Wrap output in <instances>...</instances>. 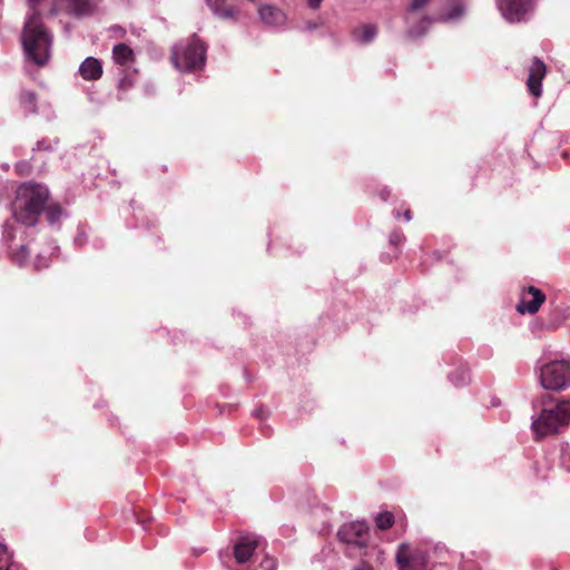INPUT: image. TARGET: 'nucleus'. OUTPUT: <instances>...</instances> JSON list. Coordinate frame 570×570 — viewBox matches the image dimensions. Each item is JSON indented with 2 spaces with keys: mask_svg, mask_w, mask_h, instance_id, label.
<instances>
[{
  "mask_svg": "<svg viewBox=\"0 0 570 570\" xmlns=\"http://www.w3.org/2000/svg\"><path fill=\"white\" fill-rule=\"evenodd\" d=\"M21 41L28 65L43 67L48 63L51 56L52 36L36 11L27 16Z\"/></svg>",
  "mask_w": 570,
  "mask_h": 570,
  "instance_id": "obj_1",
  "label": "nucleus"
},
{
  "mask_svg": "<svg viewBox=\"0 0 570 570\" xmlns=\"http://www.w3.org/2000/svg\"><path fill=\"white\" fill-rule=\"evenodd\" d=\"M48 199L49 190L46 186L33 183L20 185L11 203L14 220L24 226H35Z\"/></svg>",
  "mask_w": 570,
  "mask_h": 570,
  "instance_id": "obj_2",
  "label": "nucleus"
},
{
  "mask_svg": "<svg viewBox=\"0 0 570 570\" xmlns=\"http://www.w3.org/2000/svg\"><path fill=\"white\" fill-rule=\"evenodd\" d=\"M552 397L542 395L537 402L541 405L538 414L532 415L531 429L535 439L554 435L570 422V400L551 404Z\"/></svg>",
  "mask_w": 570,
  "mask_h": 570,
  "instance_id": "obj_3",
  "label": "nucleus"
},
{
  "mask_svg": "<svg viewBox=\"0 0 570 570\" xmlns=\"http://www.w3.org/2000/svg\"><path fill=\"white\" fill-rule=\"evenodd\" d=\"M540 383L544 390L561 391L570 386V364L566 361H553L540 370Z\"/></svg>",
  "mask_w": 570,
  "mask_h": 570,
  "instance_id": "obj_4",
  "label": "nucleus"
},
{
  "mask_svg": "<svg viewBox=\"0 0 570 570\" xmlns=\"http://www.w3.org/2000/svg\"><path fill=\"white\" fill-rule=\"evenodd\" d=\"M184 65L180 63V71H195L205 66L206 61V46L197 37L193 36L183 53Z\"/></svg>",
  "mask_w": 570,
  "mask_h": 570,
  "instance_id": "obj_5",
  "label": "nucleus"
},
{
  "mask_svg": "<svg viewBox=\"0 0 570 570\" xmlns=\"http://www.w3.org/2000/svg\"><path fill=\"white\" fill-rule=\"evenodd\" d=\"M498 8L505 20L520 22L531 12L533 0H498Z\"/></svg>",
  "mask_w": 570,
  "mask_h": 570,
  "instance_id": "obj_6",
  "label": "nucleus"
},
{
  "mask_svg": "<svg viewBox=\"0 0 570 570\" xmlns=\"http://www.w3.org/2000/svg\"><path fill=\"white\" fill-rule=\"evenodd\" d=\"M368 527L365 522L355 521L351 523L344 524L338 530V538L341 541L346 542L348 544H355L358 547L366 546Z\"/></svg>",
  "mask_w": 570,
  "mask_h": 570,
  "instance_id": "obj_7",
  "label": "nucleus"
},
{
  "mask_svg": "<svg viewBox=\"0 0 570 570\" xmlns=\"http://www.w3.org/2000/svg\"><path fill=\"white\" fill-rule=\"evenodd\" d=\"M18 232L19 230L9 222L3 226V238L9 247L10 259L18 266H24L28 262L29 248L23 244L17 247H13L11 244Z\"/></svg>",
  "mask_w": 570,
  "mask_h": 570,
  "instance_id": "obj_8",
  "label": "nucleus"
},
{
  "mask_svg": "<svg viewBox=\"0 0 570 570\" xmlns=\"http://www.w3.org/2000/svg\"><path fill=\"white\" fill-rule=\"evenodd\" d=\"M431 0H412L409 12L406 14V22L409 24V33L413 38H417L424 35L431 21L422 19L420 26L415 27L414 23L419 20L420 11L423 10Z\"/></svg>",
  "mask_w": 570,
  "mask_h": 570,
  "instance_id": "obj_9",
  "label": "nucleus"
},
{
  "mask_svg": "<svg viewBox=\"0 0 570 570\" xmlns=\"http://www.w3.org/2000/svg\"><path fill=\"white\" fill-rule=\"evenodd\" d=\"M544 301L546 295L542 291L534 286H529L523 291L521 301L517 306V311L521 314H534L539 311Z\"/></svg>",
  "mask_w": 570,
  "mask_h": 570,
  "instance_id": "obj_10",
  "label": "nucleus"
},
{
  "mask_svg": "<svg viewBox=\"0 0 570 570\" xmlns=\"http://www.w3.org/2000/svg\"><path fill=\"white\" fill-rule=\"evenodd\" d=\"M259 540L254 534L240 537L234 546V557L238 563H246L258 548Z\"/></svg>",
  "mask_w": 570,
  "mask_h": 570,
  "instance_id": "obj_11",
  "label": "nucleus"
},
{
  "mask_svg": "<svg viewBox=\"0 0 570 570\" xmlns=\"http://www.w3.org/2000/svg\"><path fill=\"white\" fill-rule=\"evenodd\" d=\"M396 562L400 570H420L424 564V558L412 554L410 552V546L402 543L396 553Z\"/></svg>",
  "mask_w": 570,
  "mask_h": 570,
  "instance_id": "obj_12",
  "label": "nucleus"
},
{
  "mask_svg": "<svg viewBox=\"0 0 570 570\" xmlns=\"http://www.w3.org/2000/svg\"><path fill=\"white\" fill-rule=\"evenodd\" d=\"M261 21L267 27H282L287 21L286 13L272 4H264L258 8Z\"/></svg>",
  "mask_w": 570,
  "mask_h": 570,
  "instance_id": "obj_13",
  "label": "nucleus"
},
{
  "mask_svg": "<svg viewBox=\"0 0 570 570\" xmlns=\"http://www.w3.org/2000/svg\"><path fill=\"white\" fill-rule=\"evenodd\" d=\"M546 76V65L538 58L533 59V62L529 70V77L527 80V86L529 91L534 97L541 96V81Z\"/></svg>",
  "mask_w": 570,
  "mask_h": 570,
  "instance_id": "obj_14",
  "label": "nucleus"
},
{
  "mask_svg": "<svg viewBox=\"0 0 570 570\" xmlns=\"http://www.w3.org/2000/svg\"><path fill=\"white\" fill-rule=\"evenodd\" d=\"M102 0H68L69 8L77 17L91 16L96 13Z\"/></svg>",
  "mask_w": 570,
  "mask_h": 570,
  "instance_id": "obj_15",
  "label": "nucleus"
},
{
  "mask_svg": "<svg viewBox=\"0 0 570 570\" xmlns=\"http://www.w3.org/2000/svg\"><path fill=\"white\" fill-rule=\"evenodd\" d=\"M79 73L85 80H97L102 75V65L97 58L88 57L80 65Z\"/></svg>",
  "mask_w": 570,
  "mask_h": 570,
  "instance_id": "obj_16",
  "label": "nucleus"
},
{
  "mask_svg": "<svg viewBox=\"0 0 570 570\" xmlns=\"http://www.w3.org/2000/svg\"><path fill=\"white\" fill-rule=\"evenodd\" d=\"M115 63L127 67L134 61L132 50L125 43H118L112 48Z\"/></svg>",
  "mask_w": 570,
  "mask_h": 570,
  "instance_id": "obj_17",
  "label": "nucleus"
},
{
  "mask_svg": "<svg viewBox=\"0 0 570 570\" xmlns=\"http://www.w3.org/2000/svg\"><path fill=\"white\" fill-rule=\"evenodd\" d=\"M376 35L377 29L373 24H363L358 28H355L353 31L354 39L362 45H366L373 41Z\"/></svg>",
  "mask_w": 570,
  "mask_h": 570,
  "instance_id": "obj_18",
  "label": "nucleus"
},
{
  "mask_svg": "<svg viewBox=\"0 0 570 570\" xmlns=\"http://www.w3.org/2000/svg\"><path fill=\"white\" fill-rule=\"evenodd\" d=\"M20 107L26 114H36L37 112V96L33 91L28 89H22L19 96Z\"/></svg>",
  "mask_w": 570,
  "mask_h": 570,
  "instance_id": "obj_19",
  "label": "nucleus"
},
{
  "mask_svg": "<svg viewBox=\"0 0 570 570\" xmlns=\"http://www.w3.org/2000/svg\"><path fill=\"white\" fill-rule=\"evenodd\" d=\"M212 11L224 19L235 18L237 10L234 7H224L225 0H206Z\"/></svg>",
  "mask_w": 570,
  "mask_h": 570,
  "instance_id": "obj_20",
  "label": "nucleus"
},
{
  "mask_svg": "<svg viewBox=\"0 0 570 570\" xmlns=\"http://www.w3.org/2000/svg\"><path fill=\"white\" fill-rule=\"evenodd\" d=\"M63 216V210L59 205H50L47 207L46 217L51 226H58Z\"/></svg>",
  "mask_w": 570,
  "mask_h": 570,
  "instance_id": "obj_21",
  "label": "nucleus"
},
{
  "mask_svg": "<svg viewBox=\"0 0 570 570\" xmlns=\"http://www.w3.org/2000/svg\"><path fill=\"white\" fill-rule=\"evenodd\" d=\"M376 527L381 530L391 528L394 523V517L391 512L379 513L375 518Z\"/></svg>",
  "mask_w": 570,
  "mask_h": 570,
  "instance_id": "obj_22",
  "label": "nucleus"
},
{
  "mask_svg": "<svg viewBox=\"0 0 570 570\" xmlns=\"http://www.w3.org/2000/svg\"><path fill=\"white\" fill-rule=\"evenodd\" d=\"M449 377L456 386L465 385L469 382V373L465 368H460L456 372L451 373Z\"/></svg>",
  "mask_w": 570,
  "mask_h": 570,
  "instance_id": "obj_23",
  "label": "nucleus"
},
{
  "mask_svg": "<svg viewBox=\"0 0 570 570\" xmlns=\"http://www.w3.org/2000/svg\"><path fill=\"white\" fill-rule=\"evenodd\" d=\"M49 261H50L49 256H47L45 253L38 254L33 262L35 269L40 271V269L48 267Z\"/></svg>",
  "mask_w": 570,
  "mask_h": 570,
  "instance_id": "obj_24",
  "label": "nucleus"
},
{
  "mask_svg": "<svg viewBox=\"0 0 570 570\" xmlns=\"http://www.w3.org/2000/svg\"><path fill=\"white\" fill-rule=\"evenodd\" d=\"M9 559L8 551L4 544L0 542V570L7 564Z\"/></svg>",
  "mask_w": 570,
  "mask_h": 570,
  "instance_id": "obj_25",
  "label": "nucleus"
},
{
  "mask_svg": "<svg viewBox=\"0 0 570 570\" xmlns=\"http://www.w3.org/2000/svg\"><path fill=\"white\" fill-rule=\"evenodd\" d=\"M261 567L264 570H274L276 568V561L273 558L266 557L262 562Z\"/></svg>",
  "mask_w": 570,
  "mask_h": 570,
  "instance_id": "obj_26",
  "label": "nucleus"
},
{
  "mask_svg": "<svg viewBox=\"0 0 570 570\" xmlns=\"http://www.w3.org/2000/svg\"><path fill=\"white\" fill-rule=\"evenodd\" d=\"M403 240H404V236L401 233H399V232H394L390 236V244L391 245L397 246Z\"/></svg>",
  "mask_w": 570,
  "mask_h": 570,
  "instance_id": "obj_27",
  "label": "nucleus"
},
{
  "mask_svg": "<svg viewBox=\"0 0 570 570\" xmlns=\"http://www.w3.org/2000/svg\"><path fill=\"white\" fill-rule=\"evenodd\" d=\"M171 63L176 69H178V50L176 46L171 49Z\"/></svg>",
  "mask_w": 570,
  "mask_h": 570,
  "instance_id": "obj_28",
  "label": "nucleus"
},
{
  "mask_svg": "<svg viewBox=\"0 0 570 570\" xmlns=\"http://www.w3.org/2000/svg\"><path fill=\"white\" fill-rule=\"evenodd\" d=\"M461 14H462L461 8H456L454 12H450L449 14L445 16L444 19L453 20V19L459 18Z\"/></svg>",
  "mask_w": 570,
  "mask_h": 570,
  "instance_id": "obj_29",
  "label": "nucleus"
},
{
  "mask_svg": "<svg viewBox=\"0 0 570 570\" xmlns=\"http://www.w3.org/2000/svg\"><path fill=\"white\" fill-rule=\"evenodd\" d=\"M354 570H373V568L367 562H360Z\"/></svg>",
  "mask_w": 570,
  "mask_h": 570,
  "instance_id": "obj_30",
  "label": "nucleus"
},
{
  "mask_svg": "<svg viewBox=\"0 0 570 570\" xmlns=\"http://www.w3.org/2000/svg\"><path fill=\"white\" fill-rule=\"evenodd\" d=\"M323 0H307L308 6L313 9H317Z\"/></svg>",
  "mask_w": 570,
  "mask_h": 570,
  "instance_id": "obj_31",
  "label": "nucleus"
},
{
  "mask_svg": "<svg viewBox=\"0 0 570 570\" xmlns=\"http://www.w3.org/2000/svg\"><path fill=\"white\" fill-rule=\"evenodd\" d=\"M131 85L129 82H127L126 79H121L120 82H119V87L122 88V89H127L129 88Z\"/></svg>",
  "mask_w": 570,
  "mask_h": 570,
  "instance_id": "obj_32",
  "label": "nucleus"
},
{
  "mask_svg": "<svg viewBox=\"0 0 570 570\" xmlns=\"http://www.w3.org/2000/svg\"><path fill=\"white\" fill-rule=\"evenodd\" d=\"M41 0H28V3L32 10L40 3Z\"/></svg>",
  "mask_w": 570,
  "mask_h": 570,
  "instance_id": "obj_33",
  "label": "nucleus"
},
{
  "mask_svg": "<svg viewBox=\"0 0 570 570\" xmlns=\"http://www.w3.org/2000/svg\"><path fill=\"white\" fill-rule=\"evenodd\" d=\"M255 414H256V416H257V417H259V419H264V417H265V413H264V411H263V410H257Z\"/></svg>",
  "mask_w": 570,
  "mask_h": 570,
  "instance_id": "obj_34",
  "label": "nucleus"
},
{
  "mask_svg": "<svg viewBox=\"0 0 570 570\" xmlns=\"http://www.w3.org/2000/svg\"><path fill=\"white\" fill-rule=\"evenodd\" d=\"M404 218L409 222L411 220V212L407 209L405 213H404Z\"/></svg>",
  "mask_w": 570,
  "mask_h": 570,
  "instance_id": "obj_35",
  "label": "nucleus"
},
{
  "mask_svg": "<svg viewBox=\"0 0 570 570\" xmlns=\"http://www.w3.org/2000/svg\"><path fill=\"white\" fill-rule=\"evenodd\" d=\"M50 249H51V254H52L53 250L58 249V246L56 244H51Z\"/></svg>",
  "mask_w": 570,
  "mask_h": 570,
  "instance_id": "obj_36",
  "label": "nucleus"
},
{
  "mask_svg": "<svg viewBox=\"0 0 570 570\" xmlns=\"http://www.w3.org/2000/svg\"><path fill=\"white\" fill-rule=\"evenodd\" d=\"M6 570H16V569H14V566L11 564Z\"/></svg>",
  "mask_w": 570,
  "mask_h": 570,
  "instance_id": "obj_37",
  "label": "nucleus"
}]
</instances>
